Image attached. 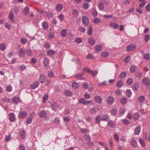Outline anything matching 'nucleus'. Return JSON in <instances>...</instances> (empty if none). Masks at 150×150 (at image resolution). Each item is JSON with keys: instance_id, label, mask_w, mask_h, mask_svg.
<instances>
[{"instance_id": "0e129e2a", "label": "nucleus", "mask_w": 150, "mask_h": 150, "mask_svg": "<svg viewBox=\"0 0 150 150\" xmlns=\"http://www.w3.org/2000/svg\"><path fill=\"white\" fill-rule=\"evenodd\" d=\"M96 112V110L94 108H91L90 109V112L92 114H95Z\"/></svg>"}, {"instance_id": "c03bdc74", "label": "nucleus", "mask_w": 150, "mask_h": 150, "mask_svg": "<svg viewBox=\"0 0 150 150\" xmlns=\"http://www.w3.org/2000/svg\"><path fill=\"white\" fill-rule=\"evenodd\" d=\"M46 114V112L45 111H42L39 113V116L40 117L42 118L45 116Z\"/></svg>"}, {"instance_id": "9b49d317", "label": "nucleus", "mask_w": 150, "mask_h": 150, "mask_svg": "<svg viewBox=\"0 0 150 150\" xmlns=\"http://www.w3.org/2000/svg\"><path fill=\"white\" fill-rule=\"evenodd\" d=\"M87 72L90 73L92 75L95 76L98 73V71L96 70H95L94 71H93L89 68L87 69Z\"/></svg>"}, {"instance_id": "0eeeda50", "label": "nucleus", "mask_w": 150, "mask_h": 150, "mask_svg": "<svg viewBox=\"0 0 150 150\" xmlns=\"http://www.w3.org/2000/svg\"><path fill=\"white\" fill-rule=\"evenodd\" d=\"M114 102V98L112 96H109L107 99V103L109 105H112Z\"/></svg>"}, {"instance_id": "a878e982", "label": "nucleus", "mask_w": 150, "mask_h": 150, "mask_svg": "<svg viewBox=\"0 0 150 150\" xmlns=\"http://www.w3.org/2000/svg\"><path fill=\"white\" fill-rule=\"evenodd\" d=\"M64 94L67 96H69L72 94V93L71 91L69 90H65L64 93Z\"/></svg>"}, {"instance_id": "79ce46f5", "label": "nucleus", "mask_w": 150, "mask_h": 150, "mask_svg": "<svg viewBox=\"0 0 150 150\" xmlns=\"http://www.w3.org/2000/svg\"><path fill=\"white\" fill-rule=\"evenodd\" d=\"M82 7L84 9H87L89 7V4L88 3H84L82 5Z\"/></svg>"}, {"instance_id": "20e7f679", "label": "nucleus", "mask_w": 150, "mask_h": 150, "mask_svg": "<svg viewBox=\"0 0 150 150\" xmlns=\"http://www.w3.org/2000/svg\"><path fill=\"white\" fill-rule=\"evenodd\" d=\"M143 84L147 86L150 84L149 80L147 78L144 77L142 79Z\"/></svg>"}, {"instance_id": "ea45409f", "label": "nucleus", "mask_w": 150, "mask_h": 150, "mask_svg": "<svg viewBox=\"0 0 150 150\" xmlns=\"http://www.w3.org/2000/svg\"><path fill=\"white\" fill-rule=\"evenodd\" d=\"M75 78L76 79H79L81 80L84 79V78L83 76H82V74H78L76 75L75 76Z\"/></svg>"}, {"instance_id": "13d9d810", "label": "nucleus", "mask_w": 150, "mask_h": 150, "mask_svg": "<svg viewBox=\"0 0 150 150\" xmlns=\"http://www.w3.org/2000/svg\"><path fill=\"white\" fill-rule=\"evenodd\" d=\"M136 69V67L134 66H132L130 68V70L132 72H134Z\"/></svg>"}, {"instance_id": "c9c22d12", "label": "nucleus", "mask_w": 150, "mask_h": 150, "mask_svg": "<svg viewBox=\"0 0 150 150\" xmlns=\"http://www.w3.org/2000/svg\"><path fill=\"white\" fill-rule=\"evenodd\" d=\"M140 116L139 114L138 113L134 114L133 116V119L134 120H136L138 119Z\"/></svg>"}, {"instance_id": "774afa93", "label": "nucleus", "mask_w": 150, "mask_h": 150, "mask_svg": "<svg viewBox=\"0 0 150 150\" xmlns=\"http://www.w3.org/2000/svg\"><path fill=\"white\" fill-rule=\"evenodd\" d=\"M6 89L8 92H10L12 90V87L11 86L8 85L7 86Z\"/></svg>"}, {"instance_id": "4c0bfd02", "label": "nucleus", "mask_w": 150, "mask_h": 150, "mask_svg": "<svg viewBox=\"0 0 150 150\" xmlns=\"http://www.w3.org/2000/svg\"><path fill=\"white\" fill-rule=\"evenodd\" d=\"M67 30L65 29H62L61 32V35L63 37H64L67 35Z\"/></svg>"}, {"instance_id": "052dcab7", "label": "nucleus", "mask_w": 150, "mask_h": 150, "mask_svg": "<svg viewBox=\"0 0 150 150\" xmlns=\"http://www.w3.org/2000/svg\"><path fill=\"white\" fill-rule=\"evenodd\" d=\"M87 146L89 147H92L93 146V142L90 140L88 141L87 143Z\"/></svg>"}, {"instance_id": "2eb2a0df", "label": "nucleus", "mask_w": 150, "mask_h": 150, "mask_svg": "<svg viewBox=\"0 0 150 150\" xmlns=\"http://www.w3.org/2000/svg\"><path fill=\"white\" fill-rule=\"evenodd\" d=\"M88 42L91 45H93L95 44L96 41L93 38L90 37L88 39Z\"/></svg>"}, {"instance_id": "7c9ffc66", "label": "nucleus", "mask_w": 150, "mask_h": 150, "mask_svg": "<svg viewBox=\"0 0 150 150\" xmlns=\"http://www.w3.org/2000/svg\"><path fill=\"white\" fill-rule=\"evenodd\" d=\"M110 26L115 29L118 28V25L115 23H110Z\"/></svg>"}, {"instance_id": "4468645a", "label": "nucleus", "mask_w": 150, "mask_h": 150, "mask_svg": "<svg viewBox=\"0 0 150 150\" xmlns=\"http://www.w3.org/2000/svg\"><path fill=\"white\" fill-rule=\"evenodd\" d=\"M76 63L77 65V69L80 70L81 69V62L79 59L76 61Z\"/></svg>"}, {"instance_id": "1a4fd4ad", "label": "nucleus", "mask_w": 150, "mask_h": 150, "mask_svg": "<svg viewBox=\"0 0 150 150\" xmlns=\"http://www.w3.org/2000/svg\"><path fill=\"white\" fill-rule=\"evenodd\" d=\"M12 102L13 103L18 104L19 102H21L20 100L18 97L15 96L12 99Z\"/></svg>"}, {"instance_id": "6e6552de", "label": "nucleus", "mask_w": 150, "mask_h": 150, "mask_svg": "<svg viewBox=\"0 0 150 150\" xmlns=\"http://www.w3.org/2000/svg\"><path fill=\"white\" fill-rule=\"evenodd\" d=\"M94 101L96 103L100 104L102 103V99L100 96H97L95 97Z\"/></svg>"}, {"instance_id": "f3484780", "label": "nucleus", "mask_w": 150, "mask_h": 150, "mask_svg": "<svg viewBox=\"0 0 150 150\" xmlns=\"http://www.w3.org/2000/svg\"><path fill=\"white\" fill-rule=\"evenodd\" d=\"M141 130V127L140 126H137L135 129L134 132L137 135H138Z\"/></svg>"}, {"instance_id": "4be33fe9", "label": "nucleus", "mask_w": 150, "mask_h": 150, "mask_svg": "<svg viewBox=\"0 0 150 150\" xmlns=\"http://www.w3.org/2000/svg\"><path fill=\"white\" fill-rule=\"evenodd\" d=\"M59 107V105L56 103H54L52 105V108L53 110H56Z\"/></svg>"}, {"instance_id": "09e8293b", "label": "nucleus", "mask_w": 150, "mask_h": 150, "mask_svg": "<svg viewBox=\"0 0 150 150\" xmlns=\"http://www.w3.org/2000/svg\"><path fill=\"white\" fill-rule=\"evenodd\" d=\"M92 27L91 25H90L89 28L88 29L87 33L90 35H91L92 34Z\"/></svg>"}, {"instance_id": "423d86ee", "label": "nucleus", "mask_w": 150, "mask_h": 150, "mask_svg": "<svg viewBox=\"0 0 150 150\" xmlns=\"http://www.w3.org/2000/svg\"><path fill=\"white\" fill-rule=\"evenodd\" d=\"M39 83L38 81H35L31 84L30 87L32 89H34L37 88L39 85Z\"/></svg>"}, {"instance_id": "473e14b6", "label": "nucleus", "mask_w": 150, "mask_h": 150, "mask_svg": "<svg viewBox=\"0 0 150 150\" xmlns=\"http://www.w3.org/2000/svg\"><path fill=\"white\" fill-rule=\"evenodd\" d=\"M49 60L47 57H45L43 61V64L44 66L47 67L49 64Z\"/></svg>"}, {"instance_id": "e433bc0d", "label": "nucleus", "mask_w": 150, "mask_h": 150, "mask_svg": "<svg viewBox=\"0 0 150 150\" xmlns=\"http://www.w3.org/2000/svg\"><path fill=\"white\" fill-rule=\"evenodd\" d=\"M126 96L128 97H131L132 96V92L129 89H127L126 92Z\"/></svg>"}, {"instance_id": "39448f33", "label": "nucleus", "mask_w": 150, "mask_h": 150, "mask_svg": "<svg viewBox=\"0 0 150 150\" xmlns=\"http://www.w3.org/2000/svg\"><path fill=\"white\" fill-rule=\"evenodd\" d=\"M28 114L25 111H22L19 113L18 115L19 118H23L25 117Z\"/></svg>"}, {"instance_id": "7ed1b4c3", "label": "nucleus", "mask_w": 150, "mask_h": 150, "mask_svg": "<svg viewBox=\"0 0 150 150\" xmlns=\"http://www.w3.org/2000/svg\"><path fill=\"white\" fill-rule=\"evenodd\" d=\"M82 21L83 25L85 26H86L88 25L89 23V20L86 17L83 16Z\"/></svg>"}, {"instance_id": "f257e3e1", "label": "nucleus", "mask_w": 150, "mask_h": 150, "mask_svg": "<svg viewBox=\"0 0 150 150\" xmlns=\"http://www.w3.org/2000/svg\"><path fill=\"white\" fill-rule=\"evenodd\" d=\"M91 101L87 100L86 101L84 98H82L79 100L78 103L80 104H83L84 105H88L90 104Z\"/></svg>"}, {"instance_id": "603ef678", "label": "nucleus", "mask_w": 150, "mask_h": 150, "mask_svg": "<svg viewBox=\"0 0 150 150\" xmlns=\"http://www.w3.org/2000/svg\"><path fill=\"white\" fill-rule=\"evenodd\" d=\"M54 90L55 91L59 93L60 91V87L58 86H55L54 87Z\"/></svg>"}, {"instance_id": "aec40b11", "label": "nucleus", "mask_w": 150, "mask_h": 150, "mask_svg": "<svg viewBox=\"0 0 150 150\" xmlns=\"http://www.w3.org/2000/svg\"><path fill=\"white\" fill-rule=\"evenodd\" d=\"M29 12V8L28 6L25 7L24 9L23 10V14L25 15H27L28 14Z\"/></svg>"}, {"instance_id": "338daca9", "label": "nucleus", "mask_w": 150, "mask_h": 150, "mask_svg": "<svg viewBox=\"0 0 150 150\" xmlns=\"http://www.w3.org/2000/svg\"><path fill=\"white\" fill-rule=\"evenodd\" d=\"M135 75L137 77L140 78L142 76L143 74L141 72H138L136 73Z\"/></svg>"}, {"instance_id": "b1692460", "label": "nucleus", "mask_w": 150, "mask_h": 150, "mask_svg": "<svg viewBox=\"0 0 150 150\" xmlns=\"http://www.w3.org/2000/svg\"><path fill=\"white\" fill-rule=\"evenodd\" d=\"M101 120V117L99 115H97L95 118L96 123L98 124Z\"/></svg>"}, {"instance_id": "f8f14e48", "label": "nucleus", "mask_w": 150, "mask_h": 150, "mask_svg": "<svg viewBox=\"0 0 150 150\" xmlns=\"http://www.w3.org/2000/svg\"><path fill=\"white\" fill-rule=\"evenodd\" d=\"M39 79L40 82L42 83H44L45 81V77L43 74L40 75Z\"/></svg>"}, {"instance_id": "72a5a7b5", "label": "nucleus", "mask_w": 150, "mask_h": 150, "mask_svg": "<svg viewBox=\"0 0 150 150\" xmlns=\"http://www.w3.org/2000/svg\"><path fill=\"white\" fill-rule=\"evenodd\" d=\"M108 123L110 127H113L114 125V122L112 120H109L108 121Z\"/></svg>"}, {"instance_id": "c756f323", "label": "nucleus", "mask_w": 150, "mask_h": 150, "mask_svg": "<svg viewBox=\"0 0 150 150\" xmlns=\"http://www.w3.org/2000/svg\"><path fill=\"white\" fill-rule=\"evenodd\" d=\"M72 88L74 89L77 88H79V85L78 83L76 82H73L71 84Z\"/></svg>"}, {"instance_id": "a18cd8bd", "label": "nucleus", "mask_w": 150, "mask_h": 150, "mask_svg": "<svg viewBox=\"0 0 150 150\" xmlns=\"http://www.w3.org/2000/svg\"><path fill=\"white\" fill-rule=\"evenodd\" d=\"M88 129H86L80 128V132L82 134L86 133L88 132Z\"/></svg>"}, {"instance_id": "2f4dec72", "label": "nucleus", "mask_w": 150, "mask_h": 150, "mask_svg": "<svg viewBox=\"0 0 150 150\" xmlns=\"http://www.w3.org/2000/svg\"><path fill=\"white\" fill-rule=\"evenodd\" d=\"M127 75V73L125 72H121L119 75V77L120 78L122 79L124 78Z\"/></svg>"}, {"instance_id": "8fccbe9b", "label": "nucleus", "mask_w": 150, "mask_h": 150, "mask_svg": "<svg viewBox=\"0 0 150 150\" xmlns=\"http://www.w3.org/2000/svg\"><path fill=\"white\" fill-rule=\"evenodd\" d=\"M123 82L121 81H118L116 83V86L119 88L123 86Z\"/></svg>"}, {"instance_id": "dca6fc26", "label": "nucleus", "mask_w": 150, "mask_h": 150, "mask_svg": "<svg viewBox=\"0 0 150 150\" xmlns=\"http://www.w3.org/2000/svg\"><path fill=\"white\" fill-rule=\"evenodd\" d=\"M63 6L62 4H58L56 6L55 9L58 12L60 11L62 9Z\"/></svg>"}, {"instance_id": "a19ab883", "label": "nucleus", "mask_w": 150, "mask_h": 150, "mask_svg": "<svg viewBox=\"0 0 150 150\" xmlns=\"http://www.w3.org/2000/svg\"><path fill=\"white\" fill-rule=\"evenodd\" d=\"M55 53V52L54 50H50L47 51V54L48 55H53Z\"/></svg>"}, {"instance_id": "a211bd4d", "label": "nucleus", "mask_w": 150, "mask_h": 150, "mask_svg": "<svg viewBox=\"0 0 150 150\" xmlns=\"http://www.w3.org/2000/svg\"><path fill=\"white\" fill-rule=\"evenodd\" d=\"M127 102V99L126 97L122 98L120 99V103L122 105L126 104Z\"/></svg>"}, {"instance_id": "6ab92c4d", "label": "nucleus", "mask_w": 150, "mask_h": 150, "mask_svg": "<svg viewBox=\"0 0 150 150\" xmlns=\"http://www.w3.org/2000/svg\"><path fill=\"white\" fill-rule=\"evenodd\" d=\"M132 87L134 91H136L139 88V84L138 83H134Z\"/></svg>"}, {"instance_id": "4d7b16f0", "label": "nucleus", "mask_w": 150, "mask_h": 150, "mask_svg": "<svg viewBox=\"0 0 150 150\" xmlns=\"http://www.w3.org/2000/svg\"><path fill=\"white\" fill-rule=\"evenodd\" d=\"M93 11L92 13V15L94 17H96L97 16V12L96 11L95 8H93Z\"/></svg>"}, {"instance_id": "37998d69", "label": "nucleus", "mask_w": 150, "mask_h": 150, "mask_svg": "<svg viewBox=\"0 0 150 150\" xmlns=\"http://www.w3.org/2000/svg\"><path fill=\"white\" fill-rule=\"evenodd\" d=\"M133 83V81L132 78H129L127 80V83L128 85H131Z\"/></svg>"}, {"instance_id": "58836bf2", "label": "nucleus", "mask_w": 150, "mask_h": 150, "mask_svg": "<svg viewBox=\"0 0 150 150\" xmlns=\"http://www.w3.org/2000/svg\"><path fill=\"white\" fill-rule=\"evenodd\" d=\"M131 57L130 56H128L125 57L124 59V62L125 63H128L130 61Z\"/></svg>"}, {"instance_id": "9d476101", "label": "nucleus", "mask_w": 150, "mask_h": 150, "mask_svg": "<svg viewBox=\"0 0 150 150\" xmlns=\"http://www.w3.org/2000/svg\"><path fill=\"white\" fill-rule=\"evenodd\" d=\"M130 145L133 148H136L137 147V142L135 139H132L130 141Z\"/></svg>"}, {"instance_id": "49530a36", "label": "nucleus", "mask_w": 150, "mask_h": 150, "mask_svg": "<svg viewBox=\"0 0 150 150\" xmlns=\"http://www.w3.org/2000/svg\"><path fill=\"white\" fill-rule=\"evenodd\" d=\"M138 99L139 102H143L145 100V98L144 96H141L138 98Z\"/></svg>"}, {"instance_id": "6e6d98bb", "label": "nucleus", "mask_w": 150, "mask_h": 150, "mask_svg": "<svg viewBox=\"0 0 150 150\" xmlns=\"http://www.w3.org/2000/svg\"><path fill=\"white\" fill-rule=\"evenodd\" d=\"M123 123L125 125L129 124L130 123V122L127 119H124L122 120Z\"/></svg>"}, {"instance_id": "e2e57ef3", "label": "nucleus", "mask_w": 150, "mask_h": 150, "mask_svg": "<svg viewBox=\"0 0 150 150\" xmlns=\"http://www.w3.org/2000/svg\"><path fill=\"white\" fill-rule=\"evenodd\" d=\"M19 150H26L25 146L23 144H21L19 147Z\"/></svg>"}, {"instance_id": "bb28decb", "label": "nucleus", "mask_w": 150, "mask_h": 150, "mask_svg": "<svg viewBox=\"0 0 150 150\" xmlns=\"http://www.w3.org/2000/svg\"><path fill=\"white\" fill-rule=\"evenodd\" d=\"M25 132L24 130H22L20 132V135L21 139H23L25 138Z\"/></svg>"}, {"instance_id": "ddd939ff", "label": "nucleus", "mask_w": 150, "mask_h": 150, "mask_svg": "<svg viewBox=\"0 0 150 150\" xmlns=\"http://www.w3.org/2000/svg\"><path fill=\"white\" fill-rule=\"evenodd\" d=\"M9 120L11 122H14L15 120V115L13 113H11L9 114Z\"/></svg>"}, {"instance_id": "3c124183", "label": "nucleus", "mask_w": 150, "mask_h": 150, "mask_svg": "<svg viewBox=\"0 0 150 150\" xmlns=\"http://www.w3.org/2000/svg\"><path fill=\"white\" fill-rule=\"evenodd\" d=\"M117 110L115 109H113L111 111V113L113 115H116L117 114Z\"/></svg>"}, {"instance_id": "cd10ccee", "label": "nucleus", "mask_w": 150, "mask_h": 150, "mask_svg": "<svg viewBox=\"0 0 150 150\" xmlns=\"http://www.w3.org/2000/svg\"><path fill=\"white\" fill-rule=\"evenodd\" d=\"M139 141L141 146L143 147L146 146V144L143 139L141 138H139Z\"/></svg>"}, {"instance_id": "412c9836", "label": "nucleus", "mask_w": 150, "mask_h": 150, "mask_svg": "<svg viewBox=\"0 0 150 150\" xmlns=\"http://www.w3.org/2000/svg\"><path fill=\"white\" fill-rule=\"evenodd\" d=\"M19 52L20 56L22 57H23L25 54V49L23 48H21V49H20L19 50Z\"/></svg>"}, {"instance_id": "5fc2aeb1", "label": "nucleus", "mask_w": 150, "mask_h": 150, "mask_svg": "<svg viewBox=\"0 0 150 150\" xmlns=\"http://www.w3.org/2000/svg\"><path fill=\"white\" fill-rule=\"evenodd\" d=\"M6 49V46L3 43H1L0 44V49L2 51L5 50Z\"/></svg>"}, {"instance_id": "5701e85b", "label": "nucleus", "mask_w": 150, "mask_h": 150, "mask_svg": "<svg viewBox=\"0 0 150 150\" xmlns=\"http://www.w3.org/2000/svg\"><path fill=\"white\" fill-rule=\"evenodd\" d=\"M102 46L99 45H96L95 46V48L96 51H100L102 50Z\"/></svg>"}, {"instance_id": "bf43d9fd", "label": "nucleus", "mask_w": 150, "mask_h": 150, "mask_svg": "<svg viewBox=\"0 0 150 150\" xmlns=\"http://www.w3.org/2000/svg\"><path fill=\"white\" fill-rule=\"evenodd\" d=\"M100 19L98 18H95L93 21V22L94 23H100Z\"/></svg>"}, {"instance_id": "864d4df0", "label": "nucleus", "mask_w": 150, "mask_h": 150, "mask_svg": "<svg viewBox=\"0 0 150 150\" xmlns=\"http://www.w3.org/2000/svg\"><path fill=\"white\" fill-rule=\"evenodd\" d=\"M72 13L74 14V17H76L78 14V11L77 10L74 9Z\"/></svg>"}, {"instance_id": "de8ad7c7", "label": "nucleus", "mask_w": 150, "mask_h": 150, "mask_svg": "<svg viewBox=\"0 0 150 150\" xmlns=\"http://www.w3.org/2000/svg\"><path fill=\"white\" fill-rule=\"evenodd\" d=\"M108 119V115H104L101 117L102 121H106Z\"/></svg>"}, {"instance_id": "69168bd1", "label": "nucleus", "mask_w": 150, "mask_h": 150, "mask_svg": "<svg viewBox=\"0 0 150 150\" xmlns=\"http://www.w3.org/2000/svg\"><path fill=\"white\" fill-rule=\"evenodd\" d=\"M32 117H29L26 120V122L27 124H30L32 122Z\"/></svg>"}, {"instance_id": "f704fd0d", "label": "nucleus", "mask_w": 150, "mask_h": 150, "mask_svg": "<svg viewBox=\"0 0 150 150\" xmlns=\"http://www.w3.org/2000/svg\"><path fill=\"white\" fill-rule=\"evenodd\" d=\"M42 25L43 28L45 29H47L49 27L48 25L47 22H44L42 23Z\"/></svg>"}, {"instance_id": "f03ea898", "label": "nucleus", "mask_w": 150, "mask_h": 150, "mask_svg": "<svg viewBox=\"0 0 150 150\" xmlns=\"http://www.w3.org/2000/svg\"><path fill=\"white\" fill-rule=\"evenodd\" d=\"M136 47V46L135 45L131 44L127 47L126 51L128 52L132 51L133 49H135Z\"/></svg>"}, {"instance_id": "393cba45", "label": "nucleus", "mask_w": 150, "mask_h": 150, "mask_svg": "<svg viewBox=\"0 0 150 150\" xmlns=\"http://www.w3.org/2000/svg\"><path fill=\"white\" fill-rule=\"evenodd\" d=\"M98 6L100 10L103 11L104 10V6L103 3L101 2H99L98 5Z\"/></svg>"}, {"instance_id": "c85d7f7f", "label": "nucleus", "mask_w": 150, "mask_h": 150, "mask_svg": "<svg viewBox=\"0 0 150 150\" xmlns=\"http://www.w3.org/2000/svg\"><path fill=\"white\" fill-rule=\"evenodd\" d=\"M14 17V15L13 13V12H11L9 15V18L11 21L13 22H14V20L13 19Z\"/></svg>"}, {"instance_id": "680f3d73", "label": "nucleus", "mask_w": 150, "mask_h": 150, "mask_svg": "<svg viewBox=\"0 0 150 150\" xmlns=\"http://www.w3.org/2000/svg\"><path fill=\"white\" fill-rule=\"evenodd\" d=\"M47 16L49 18H52L53 17V14L52 13L47 12L46 14Z\"/></svg>"}]
</instances>
